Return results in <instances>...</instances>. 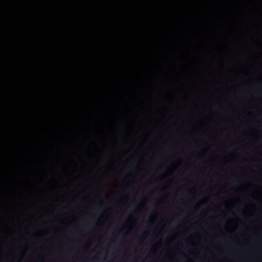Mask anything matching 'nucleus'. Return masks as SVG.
Masks as SVG:
<instances>
[{"mask_svg":"<svg viewBox=\"0 0 262 262\" xmlns=\"http://www.w3.org/2000/svg\"><path fill=\"white\" fill-rule=\"evenodd\" d=\"M151 222V221L150 220H148V221L147 222V223H149Z\"/></svg>","mask_w":262,"mask_h":262,"instance_id":"f257e3e1","label":"nucleus"},{"mask_svg":"<svg viewBox=\"0 0 262 262\" xmlns=\"http://www.w3.org/2000/svg\"><path fill=\"white\" fill-rule=\"evenodd\" d=\"M224 159L225 160H226V159H227V157H225Z\"/></svg>","mask_w":262,"mask_h":262,"instance_id":"f03ea898","label":"nucleus"}]
</instances>
